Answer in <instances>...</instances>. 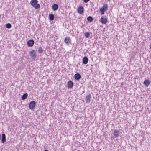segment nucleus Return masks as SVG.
Wrapping results in <instances>:
<instances>
[{
	"label": "nucleus",
	"mask_w": 151,
	"mask_h": 151,
	"mask_svg": "<svg viewBox=\"0 0 151 151\" xmlns=\"http://www.w3.org/2000/svg\"><path fill=\"white\" fill-rule=\"evenodd\" d=\"M37 0H31L30 1V4L36 9H39L40 6L39 4L38 3Z\"/></svg>",
	"instance_id": "nucleus-1"
},
{
	"label": "nucleus",
	"mask_w": 151,
	"mask_h": 151,
	"mask_svg": "<svg viewBox=\"0 0 151 151\" xmlns=\"http://www.w3.org/2000/svg\"><path fill=\"white\" fill-rule=\"evenodd\" d=\"M108 9V6L107 4H104L103 7L100 9L99 12L101 15L104 14V12L106 11Z\"/></svg>",
	"instance_id": "nucleus-2"
},
{
	"label": "nucleus",
	"mask_w": 151,
	"mask_h": 151,
	"mask_svg": "<svg viewBox=\"0 0 151 151\" xmlns=\"http://www.w3.org/2000/svg\"><path fill=\"white\" fill-rule=\"evenodd\" d=\"M87 20L90 22H91L93 20V19L92 17L91 16H89L87 18Z\"/></svg>",
	"instance_id": "nucleus-21"
},
{
	"label": "nucleus",
	"mask_w": 151,
	"mask_h": 151,
	"mask_svg": "<svg viewBox=\"0 0 151 151\" xmlns=\"http://www.w3.org/2000/svg\"><path fill=\"white\" fill-rule=\"evenodd\" d=\"M74 77L76 79L79 80L81 78V76L79 73H77L75 74Z\"/></svg>",
	"instance_id": "nucleus-10"
},
{
	"label": "nucleus",
	"mask_w": 151,
	"mask_h": 151,
	"mask_svg": "<svg viewBox=\"0 0 151 151\" xmlns=\"http://www.w3.org/2000/svg\"><path fill=\"white\" fill-rule=\"evenodd\" d=\"M49 19L51 20H53L54 19V16L53 14H50L49 15Z\"/></svg>",
	"instance_id": "nucleus-18"
},
{
	"label": "nucleus",
	"mask_w": 151,
	"mask_h": 151,
	"mask_svg": "<svg viewBox=\"0 0 151 151\" xmlns=\"http://www.w3.org/2000/svg\"><path fill=\"white\" fill-rule=\"evenodd\" d=\"M150 84V81L147 79L145 80L144 82V85L146 86H148Z\"/></svg>",
	"instance_id": "nucleus-14"
},
{
	"label": "nucleus",
	"mask_w": 151,
	"mask_h": 151,
	"mask_svg": "<svg viewBox=\"0 0 151 151\" xmlns=\"http://www.w3.org/2000/svg\"><path fill=\"white\" fill-rule=\"evenodd\" d=\"M84 9L82 6H80L77 9V12L80 14H82L84 13Z\"/></svg>",
	"instance_id": "nucleus-6"
},
{
	"label": "nucleus",
	"mask_w": 151,
	"mask_h": 151,
	"mask_svg": "<svg viewBox=\"0 0 151 151\" xmlns=\"http://www.w3.org/2000/svg\"><path fill=\"white\" fill-rule=\"evenodd\" d=\"M6 141L5 135L4 134H2L1 142L3 143H4Z\"/></svg>",
	"instance_id": "nucleus-15"
},
{
	"label": "nucleus",
	"mask_w": 151,
	"mask_h": 151,
	"mask_svg": "<svg viewBox=\"0 0 151 151\" xmlns=\"http://www.w3.org/2000/svg\"><path fill=\"white\" fill-rule=\"evenodd\" d=\"M73 83L70 80L67 83L68 87L69 88H71L73 87Z\"/></svg>",
	"instance_id": "nucleus-8"
},
{
	"label": "nucleus",
	"mask_w": 151,
	"mask_h": 151,
	"mask_svg": "<svg viewBox=\"0 0 151 151\" xmlns=\"http://www.w3.org/2000/svg\"><path fill=\"white\" fill-rule=\"evenodd\" d=\"M91 95L90 94H88L86 96L85 98V101L86 103H89L91 101Z\"/></svg>",
	"instance_id": "nucleus-5"
},
{
	"label": "nucleus",
	"mask_w": 151,
	"mask_h": 151,
	"mask_svg": "<svg viewBox=\"0 0 151 151\" xmlns=\"http://www.w3.org/2000/svg\"><path fill=\"white\" fill-rule=\"evenodd\" d=\"M100 21L103 24H105L107 22V19L103 17H101L100 19Z\"/></svg>",
	"instance_id": "nucleus-9"
},
{
	"label": "nucleus",
	"mask_w": 151,
	"mask_h": 151,
	"mask_svg": "<svg viewBox=\"0 0 151 151\" xmlns=\"http://www.w3.org/2000/svg\"><path fill=\"white\" fill-rule=\"evenodd\" d=\"M30 56L33 59H35L36 58V52L35 50H33L29 52Z\"/></svg>",
	"instance_id": "nucleus-3"
},
{
	"label": "nucleus",
	"mask_w": 151,
	"mask_h": 151,
	"mask_svg": "<svg viewBox=\"0 0 151 151\" xmlns=\"http://www.w3.org/2000/svg\"><path fill=\"white\" fill-rule=\"evenodd\" d=\"M6 27L7 28L9 29L11 27V25L10 23H8L6 24Z\"/></svg>",
	"instance_id": "nucleus-22"
},
{
	"label": "nucleus",
	"mask_w": 151,
	"mask_h": 151,
	"mask_svg": "<svg viewBox=\"0 0 151 151\" xmlns=\"http://www.w3.org/2000/svg\"><path fill=\"white\" fill-rule=\"evenodd\" d=\"M150 48L151 49V43L150 44Z\"/></svg>",
	"instance_id": "nucleus-24"
},
{
	"label": "nucleus",
	"mask_w": 151,
	"mask_h": 151,
	"mask_svg": "<svg viewBox=\"0 0 151 151\" xmlns=\"http://www.w3.org/2000/svg\"><path fill=\"white\" fill-rule=\"evenodd\" d=\"M34 43V42L32 40H29L27 42V44L28 46H32Z\"/></svg>",
	"instance_id": "nucleus-7"
},
{
	"label": "nucleus",
	"mask_w": 151,
	"mask_h": 151,
	"mask_svg": "<svg viewBox=\"0 0 151 151\" xmlns=\"http://www.w3.org/2000/svg\"><path fill=\"white\" fill-rule=\"evenodd\" d=\"M38 51L39 53H42L43 52V50L41 47H39L38 50Z\"/></svg>",
	"instance_id": "nucleus-20"
},
{
	"label": "nucleus",
	"mask_w": 151,
	"mask_h": 151,
	"mask_svg": "<svg viewBox=\"0 0 151 151\" xmlns=\"http://www.w3.org/2000/svg\"><path fill=\"white\" fill-rule=\"evenodd\" d=\"M119 132L118 131H115L114 132V135L116 137L118 136H119Z\"/></svg>",
	"instance_id": "nucleus-17"
},
{
	"label": "nucleus",
	"mask_w": 151,
	"mask_h": 151,
	"mask_svg": "<svg viewBox=\"0 0 151 151\" xmlns=\"http://www.w3.org/2000/svg\"><path fill=\"white\" fill-rule=\"evenodd\" d=\"M88 59V58L86 57H84L83 59V63L85 64H86L87 63Z\"/></svg>",
	"instance_id": "nucleus-11"
},
{
	"label": "nucleus",
	"mask_w": 151,
	"mask_h": 151,
	"mask_svg": "<svg viewBox=\"0 0 151 151\" xmlns=\"http://www.w3.org/2000/svg\"><path fill=\"white\" fill-rule=\"evenodd\" d=\"M44 151H48L47 150H44Z\"/></svg>",
	"instance_id": "nucleus-25"
},
{
	"label": "nucleus",
	"mask_w": 151,
	"mask_h": 151,
	"mask_svg": "<svg viewBox=\"0 0 151 151\" xmlns=\"http://www.w3.org/2000/svg\"><path fill=\"white\" fill-rule=\"evenodd\" d=\"M65 42L67 44L71 42V40L69 37H66L64 40Z\"/></svg>",
	"instance_id": "nucleus-13"
},
{
	"label": "nucleus",
	"mask_w": 151,
	"mask_h": 151,
	"mask_svg": "<svg viewBox=\"0 0 151 151\" xmlns=\"http://www.w3.org/2000/svg\"><path fill=\"white\" fill-rule=\"evenodd\" d=\"M90 0H83L84 2L85 3H87Z\"/></svg>",
	"instance_id": "nucleus-23"
},
{
	"label": "nucleus",
	"mask_w": 151,
	"mask_h": 151,
	"mask_svg": "<svg viewBox=\"0 0 151 151\" xmlns=\"http://www.w3.org/2000/svg\"><path fill=\"white\" fill-rule=\"evenodd\" d=\"M28 96V94L27 93H25L23 94L22 96V100H24L26 99Z\"/></svg>",
	"instance_id": "nucleus-16"
},
{
	"label": "nucleus",
	"mask_w": 151,
	"mask_h": 151,
	"mask_svg": "<svg viewBox=\"0 0 151 151\" xmlns=\"http://www.w3.org/2000/svg\"><path fill=\"white\" fill-rule=\"evenodd\" d=\"M58 7V5L57 4H54L52 5V9L54 11L57 10Z\"/></svg>",
	"instance_id": "nucleus-12"
},
{
	"label": "nucleus",
	"mask_w": 151,
	"mask_h": 151,
	"mask_svg": "<svg viewBox=\"0 0 151 151\" xmlns=\"http://www.w3.org/2000/svg\"><path fill=\"white\" fill-rule=\"evenodd\" d=\"M36 104L35 101H32L30 102L29 104V108L31 109H34L35 106Z\"/></svg>",
	"instance_id": "nucleus-4"
},
{
	"label": "nucleus",
	"mask_w": 151,
	"mask_h": 151,
	"mask_svg": "<svg viewBox=\"0 0 151 151\" xmlns=\"http://www.w3.org/2000/svg\"><path fill=\"white\" fill-rule=\"evenodd\" d=\"M84 35L86 38H88L90 36V34L88 32H86L84 34Z\"/></svg>",
	"instance_id": "nucleus-19"
}]
</instances>
